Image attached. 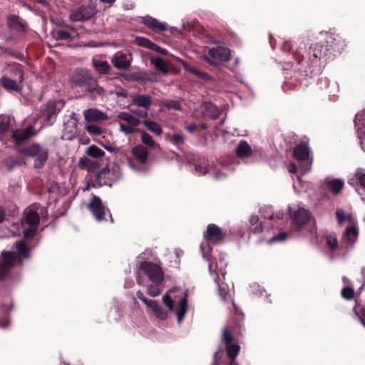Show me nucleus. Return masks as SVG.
Instances as JSON below:
<instances>
[{
  "instance_id": "1",
  "label": "nucleus",
  "mask_w": 365,
  "mask_h": 365,
  "mask_svg": "<svg viewBox=\"0 0 365 365\" xmlns=\"http://www.w3.org/2000/svg\"><path fill=\"white\" fill-rule=\"evenodd\" d=\"M322 41L314 43L307 48L302 39L284 41L281 46L283 52L296 61V65L287 62L284 67V81L282 86L284 91L292 89L297 84L307 85L308 79L322 72L323 63L336 54H339L346 46L343 37L334 32L322 31Z\"/></svg>"
},
{
  "instance_id": "2",
  "label": "nucleus",
  "mask_w": 365,
  "mask_h": 365,
  "mask_svg": "<svg viewBox=\"0 0 365 365\" xmlns=\"http://www.w3.org/2000/svg\"><path fill=\"white\" fill-rule=\"evenodd\" d=\"M16 252L2 251L0 255V281L6 279L16 264L21 263L24 259L31 256V250L24 240L14 243Z\"/></svg>"
},
{
  "instance_id": "3",
  "label": "nucleus",
  "mask_w": 365,
  "mask_h": 365,
  "mask_svg": "<svg viewBox=\"0 0 365 365\" xmlns=\"http://www.w3.org/2000/svg\"><path fill=\"white\" fill-rule=\"evenodd\" d=\"M162 301L170 312L175 309L178 322L180 324L187 311V292L173 287L163 297Z\"/></svg>"
},
{
  "instance_id": "4",
  "label": "nucleus",
  "mask_w": 365,
  "mask_h": 365,
  "mask_svg": "<svg viewBox=\"0 0 365 365\" xmlns=\"http://www.w3.org/2000/svg\"><path fill=\"white\" fill-rule=\"evenodd\" d=\"M227 263L223 255L220 254L218 261L215 262H210L209 271L211 274H215L214 281L217 286V290L221 299L227 302L230 300L233 305H235L233 300L230 294L229 286L224 282L226 274Z\"/></svg>"
},
{
  "instance_id": "5",
  "label": "nucleus",
  "mask_w": 365,
  "mask_h": 365,
  "mask_svg": "<svg viewBox=\"0 0 365 365\" xmlns=\"http://www.w3.org/2000/svg\"><path fill=\"white\" fill-rule=\"evenodd\" d=\"M225 237V234L218 226L215 224L208 225L206 232L204 234V241L200 246V250L202 258L209 261L212 256L211 253L212 250L210 242H212L213 244H220L223 241Z\"/></svg>"
},
{
  "instance_id": "6",
  "label": "nucleus",
  "mask_w": 365,
  "mask_h": 365,
  "mask_svg": "<svg viewBox=\"0 0 365 365\" xmlns=\"http://www.w3.org/2000/svg\"><path fill=\"white\" fill-rule=\"evenodd\" d=\"M148 277L150 282H163L164 274L161 265L158 263L144 261L140 263L136 271V280L139 285L144 286L141 275Z\"/></svg>"
},
{
  "instance_id": "7",
  "label": "nucleus",
  "mask_w": 365,
  "mask_h": 365,
  "mask_svg": "<svg viewBox=\"0 0 365 365\" xmlns=\"http://www.w3.org/2000/svg\"><path fill=\"white\" fill-rule=\"evenodd\" d=\"M133 159H128L129 167L135 172L144 173L148 172L146 163L148 157V150L142 145L135 146L132 149Z\"/></svg>"
},
{
  "instance_id": "8",
  "label": "nucleus",
  "mask_w": 365,
  "mask_h": 365,
  "mask_svg": "<svg viewBox=\"0 0 365 365\" xmlns=\"http://www.w3.org/2000/svg\"><path fill=\"white\" fill-rule=\"evenodd\" d=\"M21 153L26 156L34 158V166L36 169L43 168L48 157V150L38 143H33L24 148Z\"/></svg>"
},
{
  "instance_id": "9",
  "label": "nucleus",
  "mask_w": 365,
  "mask_h": 365,
  "mask_svg": "<svg viewBox=\"0 0 365 365\" xmlns=\"http://www.w3.org/2000/svg\"><path fill=\"white\" fill-rule=\"evenodd\" d=\"M24 212L26 217L22 223L27 225L29 227L23 231V235L25 239H31L36 234L39 225L40 216L38 212L31 206L28 207Z\"/></svg>"
},
{
  "instance_id": "10",
  "label": "nucleus",
  "mask_w": 365,
  "mask_h": 365,
  "mask_svg": "<svg viewBox=\"0 0 365 365\" xmlns=\"http://www.w3.org/2000/svg\"><path fill=\"white\" fill-rule=\"evenodd\" d=\"M288 214L292 220V225L298 230L302 229L310 220L309 212L302 207L296 208L295 205L287 207Z\"/></svg>"
},
{
  "instance_id": "11",
  "label": "nucleus",
  "mask_w": 365,
  "mask_h": 365,
  "mask_svg": "<svg viewBox=\"0 0 365 365\" xmlns=\"http://www.w3.org/2000/svg\"><path fill=\"white\" fill-rule=\"evenodd\" d=\"M230 57V48L225 46H219L210 48L205 56V60L211 65L217 66L219 63L228 61Z\"/></svg>"
},
{
  "instance_id": "12",
  "label": "nucleus",
  "mask_w": 365,
  "mask_h": 365,
  "mask_svg": "<svg viewBox=\"0 0 365 365\" xmlns=\"http://www.w3.org/2000/svg\"><path fill=\"white\" fill-rule=\"evenodd\" d=\"M123 174L120 168L118 165H113L112 167L107 166L101 170L98 175L99 183L101 185H108L111 186L112 184L121 178Z\"/></svg>"
},
{
  "instance_id": "13",
  "label": "nucleus",
  "mask_w": 365,
  "mask_h": 365,
  "mask_svg": "<svg viewBox=\"0 0 365 365\" xmlns=\"http://www.w3.org/2000/svg\"><path fill=\"white\" fill-rule=\"evenodd\" d=\"M88 209L98 222L105 220L107 213L109 215L111 222H113L110 210L103 205L99 197L96 195L92 196L88 204Z\"/></svg>"
},
{
  "instance_id": "14",
  "label": "nucleus",
  "mask_w": 365,
  "mask_h": 365,
  "mask_svg": "<svg viewBox=\"0 0 365 365\" xmlns=\"http://www.w3.org/2000/svg\"><path fill=\"white\" fill-rule=\"evenodd\" d=\"M97 13L96 8L93 5H83L72 11L69 19L72 22L86 21L93 18Z\"/></svg>"
},
{
  "instance_id": "15",
  "label": "nucleus",
  "mask_w": 365,
  "mask_h": 365,
  "mask_svg": "<svg viewBox=\"0 0 365 365\" xmlns=\"http://www.w3.org/2000/svg\"><path fill=\"white\" fill-rule=\"evenodd\" d=\"M93 80L94 77L88 70L76 69L71 78L72 87H80L86 91Z\"/></svg>"
},
{
  "instance_id": "16",
  "label": "nucleus",
  "mask_w": 365,
  "mask_h": 365,
  "mask_svg": "<svg viewBox=\"0 0 365 365\" xmlns=\"http://www.w3.org/2000/svg\"><path fill=\"white\" fill-rule=\"evenodd\" d=\"M294 156L299 161L307 160V163L300 165V167L304 172H308L311 170L312 160H309V148L307 145L303 143L297 145L294 149Z\"/></svg>"
},
{
  "instance_id": "17",
  "label": "nucleus",
  "mask_w": 365,
  "mask_h": 365,
  "mask_svg": "<svg viewBox=\"0 0 365 365\" xmlns=\"http://www.w3.org/2000/svg\"><path fill=\"white\" fill-rule=\"evenodd\" d=\"M227 354L229 358V360L226 361H220V351H217L215 353H217V364H220V365H239L237 361H236V357L239 354L240 351V346L237 344H229L226 345Z\"/></svg>"
},
{
  "instance_id": "18",
  "label": "nucleus",
  "mask_w": 365,
  "mask_h": 365,
  "mask_svg": "<svg viewBox=\"0 0 365 365\" xmlns=\"http://www.w3.org/2000/svg\"><path fill=\"white\" fill-rule=\"evenodd\" d=\"M4 75L3 76L16 80L19 82L22 83L24 79V73L23 67L18 63H12L8 64L4 70Z\"/></svg>"
},
{
  "instance_id": "19",
  "label": "nucleus",
  "mask_w": 365,
  "mask_h": 365,
  "mask_svg": "<svg viewBox=\"0 0 365 365\" xmlns=\"http://www.w3.org/2000/svg\"><path fill=\"white\" fill-rule=\"evenodd\" d=\"M354 125L361 148L365 151V109L356 115Z\"/></svg>"
},
{
  "instance_id": "20",
  "label": "nucleus",
  "mask_w": 365,
  "mask_h": 365,
  "mask_svg": "<svg viewBox=\"0 0 365 365\" xmlns=\"http://www.w3.org/2000/svg\"><path fill=\"white\" fill-rule=\"evenodd\" d=\"M36 134L37 133L34 131V127L29 125L26 128L16 130L13 132L11 137L16 143H21Z\"/></svg>"
},
{
  "instance_id": "21",
  "label": "nucleus",
  "mask_w": 365,
  "mask_h": 365,
  "mask_svg": "<svg viewBox=\"0 0 365 365\" xmlns=\"http://www.w3.org/2000/svg\"><path fill=\"white\" fill-rule=\"evenodd\" d=\"M8 26L11 31L17 32L19 36L24 35L26 33V24L16 15L9 17Z\"/></svg>"
},
{
  "instance_id": "22",
  "label": "nucleus",
  "mask_w": 365,
  "mask_h": 365,
  "mask_svg": "<svg viewBox=\"0 0 365 365\" xmlns=\"http://www.w3.org/2000/svg\"><path fill=\"white\" fill-rule=\"evenodd\" d=\"M189 167L191 171L197 176H202L208 173V162L206 158L200 157L198 160L194 163L189 162Z\"/></svg>"
},
{
  "instance_id": "23",
  "label": "nucleus",
  "mask_w": 365,
  "mask_h": 365,
  "mask_svg": "<svg viewBox=\"0 0 365 365\" xmlns=\"http://www.w3.org/2000/svg\"><path fill=\"white\" fill-rule=\"evenodd\" d=\"M60 109V108H57L56 103L54 101H49L43 106L42 115L47 123H53Z\"/></svg>"
},
{
  "instance_id": "24",
  "label": "nucleus",
  "mask_w": 365,
  "mask_h": 365,
  "mask_svg": "<svg viewBox=\"0 0 365 365\" xmlns=\"http://www.w3.org/2000/svg\"><path fill=\"white\" fill-rule=\"evenodd\" d=\"M77 119L74 116L64 123V133L63 138L66 140H71L74 138L77 133Z\"/></svg>"
},
{
  "instance_id": "25",
  "label": "nucleus",
  "mask_w": 365,
  "mask_h": 365,
  "mask_svg": "<svg viewBox=\"0 0 365 365\" xmlns=\"http://www.w3.org/2000/svg\"><path fill=\"white\" fill-rule=\"evenodd\" d=\"M349 183L355 186L356 191L363 189L365 191V169L359 168L356 169L354 176L349 180Z\"/></svg>"
},
{
  "instance_id": "26",
  "label": "nucleus",
  "mask_w": 365,
  "mask_h": 365,
  "mask_svg": "<svg viewBox=\"0 0 365 365\" xmlns=\"http://www.w3.org/2000/svg\"><path fill=\"white\" fill-rule=\"evenodd\" d=\"M85 120L88 122H97L108 119V115L97 108H88L83 111Z\"/></svg>"
},
{
  "instance_id": "27",
  "label": "nucleus",
  "mask_w": 365,
  "mask_h": 365,
  "mask_svg": "<svg viewBox=\"0 0 365 365\" xmlns=\"http://www.w3.org/2000/svg\"><path fill=\"white\" fill-rule=\"evenodd\" d=\"M324 185L334 195H338L342 190L344 182L339 178L327 179L324 182Z\"/></svg>"
},
{
  "instance_id": "28",
  "label": "nucleus",
  "mask_w": 365,
  "mask_h": 365,
  "mask_svg": "<svg viewBox=\"0 0 365 365\" xmlns=\"http://www.w3.org/2000/svg\"><path fill=\"white\" fill-rule=\"evenodd\" d=\"M181 64L183 68V69L188 72L192 73V75L195 76L196 77L205 81H209L212 80V78L205 72L200 71L197 69V68L191 66L188 63L181 61Z\"/></svg>"
},
{
  "instance_id": "29",
  "label": "nucleus",
  "mask_w": 365,
  "mask_h": 365,
  "mask_svg": "<svg viewBox=\"0 0 365 365\" xmlns=\"http://www.w3.org/2000/svg\"><path fill=\"white\" fill-rule=\"evenodd\" d=\"M85 91L88 93V96L93 100L104 96L106 93L103 88L97 83L96 78H94Z\"/></svg>"
},
{
  "instance_id": "30",
  "label": "nucleus",
  "mask_w": 365,
  "mask_h": 365,
  "mask_svg": "<svg viewBox=\"0 0 365 365\" xmlns=\"http://www.w3.org/2000/svg\"><path fill=\"white\" fill-rule=\"evenodd\" d=\"M359 235L358 228L355 225L347 227L343 236V242L352 246L356 241Z\"/></svg>"
},
{
  "instance_id": "31",
  "label": "nucleus",
  "mask_w": 365,
  "mask_h": 365,
  "mask_svg": "<svg viewBox=\"0 0 365 365\" xmlns=\"http://www.w3.org/2000/svg\"><path fill=\"white\" fill-rule=\"evenodd\" d=\"M21 82L17 81L16 80L10 79L7 77L2 76L0 78V84L2 87H4L7 91L9 92H19L21 89Z\"/></svg>"
},
{
  "instance_id": "32",
  "label": "nucleus",
  "mask_w": 365,
  "mask_h": 365,
  "mask_svg": "<svg viewBox=\"0 0 365 365\" xmlns=\"http://www.w3.org/2000/svg\"><path fill=\"white\" fill-rule=\"evenodd\" d=\"M146 306L150 309L158 319L165 320L168 317L167 311L164 310L157 301L151 299L148 302V304Z\"/></svg>"
},
{
  "instance_id": "33",
  "label": "nucleus",
  "mask_w": 365,
  "mask_h": 365,
  "mask_svg": "<svg viewBox=\"0 0 365 365\" xmlns=\"http://www.w3.org/2000/svg\"><path fill=\"white\" fill-rule=\"evenodd\" d=\"M202 114L205 117L215 119L220 115V110L212 102H205L202 105Z\"/></svg>"
},
{
  "instance_id": "34",
  "label": "nucleus",
  "mask_w": 365,
  "mask_h": 365,
  "mask_svg": "<svg viewBox=\"0 0 365 365\" xmlns=\"http://www.w3.org/2000/svg\"><path fill=\"white\" fill-rule=\"evenodd\" d=\"M142 22L148 28L152 29H158L161 31L167 30L165 23L159 21L158 19L146 16L142 18Z\"/></svg>"
},
{
  "instance_id": "35",
  "label": "nucleus",
  "mask_w": 365,
  "mask_h": 365,
  "mask_svg": "<svg viewBox=\"0 0 365 365\" xmlns=\"http://www.w3.org/2000/svg\"><path fill=\"white\" fill-rule=\"evenodd\" d=\"M236 153L240 158H248L252 155V149L246 140H241L236 147Z\"/></svg>"
},
{
  "instance_id": "36",
  "label": "nucleus",
  "mask_w": 365,
  "mask_h": 365,
  "mask_svg": "<svg viewBox=\"0 0 365 365\" xmlns=\"http://www.w3.org/2000/svg\"><path fill=\"white\" fill-rule=\"evenodd\" d=\"M131 104L138 107L148 108L152 104V101L150 96L136 94L133 96Z\"/></svg>"
},
{
  "instance_id": "37",
  "label": "nucleus",
  "mask_w": 365,
  "mask_h": 365,
  "mask_svg": "<svg viewBox=\"0 0 365 365\" xmlns=\"http://www.w3.org/2000/svg\"><path fill=\"white\" fill-rule=\"evenodd\" d=\"M113 66L118 69H127L130 64V62L127 59L125 53H120L115 56L111 60Z\"/></svg>"
},
{
  "instance_id": "38",
  "label": "nucleus",
  "mask_w": 365,
  "mask_h": 365,
  "mask_svg": "<svg viewBox=\"0 0 365 365\" xmlns=\"http://www.w3.org/2000/svg\"><path fill=\"white\" fill-rule=\"evenodd\" d=\"M93 66L95 70L101 74H107L111 69L110 64L106 61L99 59H93Z\"/></svg>"
},
{
  "instance_id": "39",
  "label": "nucleus",
  "mask_w": 365,
  "mask_h": 365,
  "mask_svg": "<svg viewBox=\"0 0 365 365\" xmlns=\"http://www.w3.org/2000/svg\"><path fill=\"white\" fill-rule=\"evenodd\" d=\"M163 282H151L148 287V294L155 297L160 295L164 289Z\"/></svg>"
},
{
  "instance_id": "40",
  "label": "nucleus",
  "mask_w": 365,
  "mask_h": 365,
  "mask_svg": "<svg viewBox=\"0 0 365 365\" xmlns=\"http://www.w3.org/2000/svg\"><path fill=\"white\" fill-rule=\"evenodd\" d=\"M151 63L154 66L155 68L163 73L168 72V63L160 56L154 57L151 59Z\"/></svg>"
},
{
  "instance_id": "41",
  "label": "nucleus",
  "mask_w": 365,
  "mask_h": 365,
  "mask_svg": "<svg viewBox=\"0 0 365 365\" xmlns=\"http://www.w3.org/2000/svg\"><path fill=\"white\" fill-rule=\"evenodd\" d=\"M6 301H7L6 306L3 305L1 307V309L2 311V317L1 318L0 317V327H1L3 329L6 328L9 324V322L6 319V314L13 308L12 305L9 302V299H6Z\"/></svg>"
},
{
  "instance_id": "42",
  "label": "nucleus",
  "mask_w": 365,
  "mask_h": 365,
  "mask_svg": "<svg viewBox=\"0 0 365 365\" xmlns=\"http://www.w3.org/2000/svg\"><path fill=\"white\" fill-rule=\"evenodd\" d=\"M118 118L129 123L133 126L140 125L142 122L140 119L133 115L131 113L128 112H120L118 115Z\"/></svg>"
},
{
  "instance_id": "43",
  "label": "nucleus",
  "mask_w": 365,
  "mask_h": 365,
  "mask_svg": "<svg viewBox=\"0 0 365 365\" xmlns=\"http://www.w3.org/2000/svg\"><path fill=\"white\" fill-rule=\"evenodd\" d=\"M141 123L145 125L150 132L156 135H160L163 133L161 125L155 121L150 120H145L142 121Z\"/></svg>"
},
{
  "instance_id": "44",
  "label": "nucleus",
  "mask_w": 365,
  "mask_h": 365,
  "mask_svg": "<svg viewBox=\"0 0 365 365\" xmlns=\"http://www.w3.org/2000/svg\"><path fill=\"white\" fill-rule=\"evenodd\" d=\"M336 217L339 225H341L345 222L353 223V218L349 213L345 212L342 209H337L336 211Z\"/></svg>"
},
{
  "instance_id": "45",
  "label": "nucleus",
  "mask_w": 365,
  "mask_h": 365,
  "mask_svg": "<svg viewBox=\"0 0 365 365\" xmlns=\"http://www.w3.org/2000/svg\"><path fill=\"white\" fill-rule=\"evenodd\" d=\"M86 154L94 158H100L105 155V152L98 146L92 145L86 149Z\"/></svg>"
},
{
  "instance_id": "46",
  "label": "nucleus",
  "mask_w": 365,
  "mask_h": 365,
  "mask_svg": "<svg viewBox=\"0 0 365 365\" xmlns=\"http://www.w3.org/2000/svg\"><path fill=\"white\" fill-rule=\"evenodd\" d=\"M2 163L9 170H12L16 166L24 165L25 162L11 157L4 160Z\"/></svg>"
},
{
  "instance_id": "47",
  "label": "nucleus",
  "mask_w": 365,
  "mask_h": 365,
  "mask_svg": "<svg viewBox=\"0 0 365 365\" xmlns=\"http://www.w3.org/2000/svg\"><path fill=\"white\" fill-rule=\"evenodd\" d=\"M135 41L138 45L151 49L158 48V46L153 43L150 40L145 37H136Z\"/></svg>"
},
{
  "instance_id": "48",
  "label": "nucleus",
  "mask_w": 365,
  "mask_h": 365,
  "mask_svg": "<svg viewBox=\"0 0 365 365\" xmlns=\"http://www.w3.org/2000/svg\"><path fill=\"white\" fill-rule=\"evenodd\" d=\"M10 128V118L6 115H0V134L7 133Z\"/></svg>"
},
{
  "instance_id": "49",
  "label": "nucleus",
  "mask_w": 365,
  "mask_h": 365,
  "mask_svg": "<svg viewBox=\"0 0 365 365\" xmlns=\"http://www.w3.org/2000/svg\"><path fill=\"white\" fill-rule=\"evenodd\" d=\"M53 37L56 40H71L72 36L70 32L66 30H57L53 34Z\"/></svg>"
},
{
  "instance_id": "50",
  "label": "nucleus",
  "mask_w": 365,
  "mask_h": 365,
  "mask_svg": "<svg viewBox=\"0 0 365 365\" xmlns=\"http://www.w3.org/2000/svg\"><path fill=\"white\" fill-rule=\"evenodd\" d=\"M329 96H335L339 92V86L336 81H331L326 90Z\"/></svg>"
},
{
  "instance_id": "51",
  "label": "nucleus",
  "mask_w": 365,
  "mask_h": 365,
  "mask_svg": "<svg viewBox=\"0 0 365 365\" xmlns=\"http://www.w3.org/2000/svg\"><path fill=\"white\" fill-rule=\"evenodd\" d=\"M141 140L143 144L150 148H153L155 146V141L153 137L145 131L141 133Z\"/></svg>"
},
{
  "instance_id": "52",
  "label": "nucleus",
  "mask_w": 365,
  "mask_h": 365,
  "mask_svg": "<svg viewBox=\"0 0 365 365\" xmlns=\"http://www.w3.org/2000/svg\"><path fill=\"white\" fill-rule=\"evenodd\" d=\"M288 237V234L285 232H282L276 235H274L272 237H271L268 242L269 244H272L274 242H282L287 240Z\"/></svg>"
},
{
  "instance_id": "53",
  "label": "nucleus",
  "mask_w": 365,
  "mask_h": 365,
  "mask_svg": "<svg viewBox=\"0 0 365 365\" xmlns=\"http://www.w3.org/2000/svg\"><path fill=\"white\" fill-rule=\"evenodd\" d=\"M122 314V307L121 305H114L113 307L111 308L110 312V317L116 320L118 317H120Z\"/></svg>"
},
{
  "instance_id": "54",
  "label": "nucleus",
  "mask_w": 365,
  "mask_h": 365,
  "mask_svg": "<svg viewBox=\"0 0 365 365\" xmlns=\"http://www.w3.org/2000/svg\"><path fill=\"white\" fill-rule=\"evenodd\" d=\"M184 140H185L184 135L182 133H175L170 139V142L173 145H175L182 144L184 143Z\"/></svg>"
},
{
  "instance_id": "55",
  "label": "nucleus",
  "mask_w": 365,
  "mask_h": 365,
  "mask_svg": "<svg viewBox=\"0 0 365 365\" xmlns=\"http://www.w3.org/2000/svg\"><path fill=\"white\" fill-rule=\"evenodd\" d=\"M341 295L346 299H351L354 295V289L351 287H346L341 290Z\"/></svg>"
},
{
  "instance_id": "56",
  "label": "nucleus",
  "mask_w": 365,
  "mask_h": 365,
  "mask_svg": "<svg viewBox=\"0 0 365 365\" xmlns=\"http://www.w3.org/2000/svg\"><path fill=\"white\" fill-rule=\"evenodd\" d=\"M331 81L326 77H322L318 80L317 84L320 89L327 90Z\"/></svg>"
},
{
  "instance_id": "57",
  "label": "nucleus",
  "mask_w": 365,
  "mask_h": 365,
  "mask_svg": "<svg viewBox=\"0 0 365 365\" xmlns=\"http://www.w3.org/2000/svg\"><path fill=\"white\" fill-rule=\"evenodd\" d=\"M327 244L331 250H335L338 246V241L336 237L334 236H327Z\"/></svg>"
},
{
  "instance_id": "58",
  "label": "nucleus",
  "mask_w": 365,
  "mask_h": 365,
  "mask_svg": "<svg viewBox=\"0 0 365 365\" xmlns=\"http://www.w3.org/2000/svg\"><path fill=\"white\" fill-rule=\"evenodd\" d=\"M222 339L227 344L232 343V336L229 329L225 328L222 333Z\"/></svg>"
},
{
  "instance_id": "59",
  "label": "nucleus",
  "mask_w": 365,
  "mask_h": 365,
  "mask_svg": "<svg viewBox=\"0 0 365 365\" xmlns=\"http://www.w3.org/2000/svg\"><path fill=\"white\" fill-rule=\"evenodd\" d=\"M120 130L125 135H130L134 133V129L130 125H125L123 123L119 122Z\"/></svg>"
},
{
  "instance_id": "60",
  "label": "nucleus",
  "mask_w": 365,
  "mask_h": 365,
  "mask_svg": "<svg viewBox=\"0 0 365 365\" xmlns=\"http://www.w3.org/2000/svg\"><path fill=\"white\" fill-rule=\"evenodd\" d=\"M166 107L175 110H181L182 109V106L179 101H172L167 103Z\"/></svg>"
},
{
  "instance_id": "61",
  "label": "nucleus",
  "mask_w": 365,
  "mask_h": 365,
  "mask_svg": "<svg viewBox=\"0 0 365 365\" xmlns=\"http://www.w3.org/2000/svg\"><path fill=\"white\" fill-rule=\"evenodd\" d=\"M225 169V168H223V170L215 171L214 173V178L218 180L225 179L228 175V173Z\"/></svg>"
},
{
  "instance_id": "62",
  "label": "nucleus",
  "mask_w": 365,
  "mask_h": 365,
  "mask_svg": "<svg viewBox=\"0 0 365 365\" xmlns=\"http://www.w3.org/2000/svg\"><path fill=\"white\" fill-rule=\"evenodd\" d=\"M86 130L93 135H100L102 133V130L101 128L98 127L95 125H89L86 128Z\"/></svg>"
},
{
  "instance_id": "63",
  "label": "nucleus",
  "mask_w": 365,
  "mask_h": 365,
  "mask_svg": "<svg viewBox=\"0 0 365 365\" xmlns=\"http://www.w3.org/2000/svg\"><path fill=\"white\" fill-rule=\"evenodd\" d=\"M284 213L282 210H279V211H277L276 212L275 214H271V215H269L266 217H264L265 218L268 219V220H274V219H277V220H282L283 217H284Z\"/></svg>"
},
{
  "instance_id": "64",
  "label": "nucleus",
  "mask_w": 365,
  "mask_h": 365,
  "mask_svg": "<svg viewBox=\"0 0 365 365\" xmlns=\"http://www.w3.org/2000/svg\"><path fill=\"white\" fill-rule=\"evenodd\" d=\"M250 289H251V291L252 293L254 294H260L261 296L262 295L263 292H264L265 291L260 287V286L259 284H253L250 286Z\"/></svg>"
}]
</instances>
